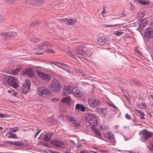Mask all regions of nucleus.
<instances>
[{
  "label": "nucleus",
  "mask_w": 153,
  "mask_h": 153,
  "mask_svg": "<svg viewBox=\"0 0 153 153\" xmlns=\"http://www.w3.org/2000/svg\"><path fill=\"white\" fill-rule=\"evenodd\" d=\"M85 118L91 127H94L97 125L98 121L95 115L93 114L87 113L85 116Z\"/></svg>",
  "instance_id": "f257e3e1"
},
{
  "label": "nucleus",
  "mask_w": 153,
  "mask_h": 153,
  "mask_svg": "<svg viewBox=\"0 0 153 153\" xmlns=\"http://www.w3.org/2000/svg\"><path fill=\"white\" fill-rule=\"evenodd\" d=\"M38 94L40 96L47 97L51 95V92L47 88L39 86L38 88Z\"/></svg>",
  "instance_id": "f03ea898"
},
{
  "label": "nucleus",
  "mask_w": 153,
  "mask_h": 153,
  "mask_svg": "<svg viewBox=\"0 0 153 153\" xmlns=\"http://www.w3.org/2000/svg\"><path fill=\"white\" fill-rule=\"evenodd\" d=\"M49 88L54 92H58L61 89L60 85L59 82L56 79H53L49 85Z\"/></svg>",
  "instance_id": "7ed1b4c3"
},
{
  "label": "nucleus",
  "mask_w": 153,
  "mask_h": 153,
  "mask_svg": "<svg viewBox=\"0 0 153 153\" xmlns=\"http://www.w3.org/2000/svg\"><path fill=\"white\" fill-rule=\"evenodd\" d=\"M144 37L146 39H149L153 37V27H149L146 28L144 33Z\"/></svg>",
  "instance_id": "20e7f679"
},
{
  "label": "nucleus",
  "mask_w": 153,
  "mask_h": 153,
  "mask_svg": "<svg viewBox=\"0 0 153 153\" xmlns=\"http://www.w3.org/2000/svg\"><path fill=\"white\" fill-rule=\"evenodd\" d=\"M88 102L89 106L91 108H94L100 103V101L91 97L88 98Z\"/></svg>",
  "instance_id": "39448f33"
},
{
  "label": "nucleus",
  "mask_w": 153,
  "mask_h": 153,
  "mask_svg": "<svg viewBox=\"0 0 153 153\" xmlns=\"http://www.w3.org/2000/svg\"><path fill=\"white\" fill-rule=\"evenodd\" d=\"M83 45L82 44L78 45L76 49V53L79 57H82L85 53L84 51Z\"/></svg>",
  "instance_id": "423d86ee"
},
{
  "label": "nucleus",
  "mask_w": 153,
  "mask_h": 153,
  "mask_svg": "<svg viewBox=\"0 0 153 153\" xmlns=\"http://www.w3.org/2000/svg\"><path fill=\"white\" fill-rule=\"evenodd\" d=\"M22 74L23 75L28 76L30 77H32L34 76L33 70L30 68L22 70Z\"/></svg>",
  "instance_id": "0eeeda50"
},
{
  "label": "nucleus",
  "mask_w": 153,
  "mask_h": 153,
  "mask_svg": "<svg viewBox=\"0 0 153 153\" xmlns=\"http://www.w3.org/2000/svg\"><path fill=\"white\" fill-rule=\"evenodd\" d=\"M30 83L29 81L26 80L22 87V91L24 94H26L30 89Z\"/></svg>",
  "instance_id": "6e6552de"
},
{
  "label": "nucleus",
  "mask_w": 153,
  "mask_h": 153,
  "mask_svg": "<svg viewBox=\"0 0 153 153\" xmlns=\"http://www.w3.org/2000/svg\"><path fill=\"white\" fill-rule=\"evenodd\" d=\"M140 134L141 138L145 140H148L152 136L151 134L145 130L141 131Z\"/></svg>",
  "instance_id": "1a4fd4ad"
},
{
  "label": "nucleus",
  "mask_w": 153,
  "mask_h": 153,
  "mask_svg": "<svg viewBox=\"0 0 153 153\" xmlns=\"http://www.w3.org/2000/svg\"><path fill=\"white\" fill-rule=\"evenodd\" d=\"M10 85L14 88H16L19 86L18 79L16 77L10 76Z\"/></svg>",
  "instance_id": "9d476101"
},
{
  "label": "nucleus",
  "mask_w": 153,
  "mask_h": 153,
  "mask_svg": "<svg viewBox=\"0 0 153 153\" xmlns=\"http://www.w3.org/2000/svg\"><path fill=\"white\" fill-rule=\"evenodd\" d=\"M51 143L53 145L58 148H63L65 146V144L61 141L53 140L51 141Z\"/></svg>",
  "instance_id": "9b49d317"
},
{
  "label": "nucleus",
  "mask_w": 153,
  "mask_h": 153,
  "mask_svg": "<svg viewBox=\"0 0 153 153\" xmlns=\"http://www.w3.org/2000/svg\"><path fill=\"white\" fill-rule=\"evenodd\" d=\"M98 43L100 45H104L108 43V38L105 36H101L98 39Z\"/></svg>",
  "instance_id": "f8f14e48"
},
{
  "label": "nucleus",
  "mask_w": 153,
  "mask_h": 153,
  "mask_svg": "<svg viewBox=\"0 0 153 153\" xmlns=\"http://www.w3.org/2000/svg\"><path fill=\"white\" fill-rule=\"evenodd\" d=\"M72 92L76 97H79L82 95V93L80 90L76 87H74L72 89Z\"/></svg>",
  "instance_id": "ddd939ff"
},
{
  "label": "nucleus",
  "mask_w": 153,
  "mask_h": 153,
  "mask_svg": "<svg viewBox=\"0 0 153 153\" xmlns=\"http://www.w3.org/2000/svg\"><path fill=\"white\" fill-rule=\"evenodd\" d=\"M39 77L40 78L45 81H48L50 79V76L46 74L41 72L39 73Z\"/></svg>",
  "instance_id": "4468645a"
},
{
  "label": "nucleus",
  "mask_w": 153,
  "mask_h": 153,
  "mask_svg": "<svg viewBox=\"0 0 153 153\" xmlns=\"http://www.w3.org/2000/svg\"><path fill=\"white\" fill-rule=\"evenodd\" d=\"M62 91L63 94L65 96L70 94L72 92V90H71L70 87L67 85L64 86Z\"/></svg>",
  "instance_id": "2eb2a0df"
},
{
  "label": "nucleus",
  "mask_w": 153,
  "mask_h": 153,
  "mask_svg": "<svg viewBox=\"0 0 153 153\" xmlns=\"http://www.w3.org/2000/svg\"><path fill=\"white\" fill-rule=\"evenodd\" d=\"M148 21L146 19H144L140 21L139 22V28H143L146 26L148 24Z\"/></svg>",
  "instance_id": "dca6fc26"
},
{
  "label": "nucleus",
  "mask_w": 153,
  "mask_h": 153,
  "mask_svg": "<svg viewBox=\"0 0 153 153\" xmlns=\"http://www.w3.org/2000/svg\"><path fill=\"white\" fill-rule=\"evenodd\" d=\"M33 5L38 6L41 5L44 3V0H29Z\"/></svg>",
  "instance_id": "f3484780"
},
{
  "label": "nucleus",
  "mask_w": 153,
  "mask_h": 153,
  "mask_svg": "<svg viewBox=\"0 0 153 153\" xmlns=\"http://www.w3.org/2000/svg\"><path fill=\"white\" fill-rule=\"evenodd\" d=\"M52 46V45L51 44H50L49 42L47 41H46L44 42H42L41 43V45H38L36 46L35 48V49H39L41 48V46L43 47H51Z\"/></svg>",
  "instance_id": "a211bd4d"
},
{
  "label": "nucleus",
  "mask_w": 153,
  "mask_h": 153,
  "mask_svg": "<svg viewBox=\"0 0 153 153\" xmlns=\"http://www.w3.org/2000/svg\"><path fill=\"white\" fill-rule=\"evenodd\" d=\"M3 82L4 83V85H8L10 86V76L6 75H4L3 77Z\"/></svg>",
  "instance_id": "6ab92c4d"
},
{
  "label": "nucleus",
  "mask_w": 153,
  "mask_h": 153,
  "mask_svg": "<svg viewBox=\"0 0 153 153\" xmlns=\"http://www.w3.org/2000/svg\"><path fill=\"white\" fill-rule=\"evenodd\" d=\"M104 137L107 138L108 140L113 141L114 140L113 135L110 132L106 131L104 134Z\"/></svg>",
  "instance_id": "aec40b11"
},
{
  "label": "nucleus",
  "mask_w": 153,
  "mask_h": 153,
  "mask_svg": "<svg viewBox=\"0 0 153 153\" xmlns=\"http://www.w3.org/2000/svg\"><path fill=\"white\" fill-rule=\"evenodd\" d=\"M75 108L76 110L82 111H84L85 110V107L83 105L80 104L79 103H77L76 105Z\"/></svg>",
  "instance_id": "412c9836"
},
{
  "label": "nucleus",
  "mask_w": 153,
  "mask_h": 153,
  "mask_svg": "<svg viewBox=\"0 0 153 153\" xmlns=\"http://www.w3.org/2000/svg\"><path fill=\"white\" fill-rule=\"evenodd\" d=\"M91 128L94 131L95 134V136L99 138H100L101 137V134L98 129L95 128L94 127H91Z\"/></svg>",
  "instance_id": "4be33fe9"
},
{
  "label": "nucleus",
  "mask_w": 153,
  "mask_h": 153,
  "mask_svg": "<svg viewBox=\"0 0 153 153\" xmlns=\"http://www.w3.org/2000/svg\"><path fill=\"white\" fill-rule=\"evenodd\" d=\"M53 134V132L48 133L45 135L44 140L45 141H48L51 139Z\"/></svg>",
  "instance_id": "5701e85b"
},
{
  "label": "nucleus",
  "mask_w": 153,
  "mask_h": 153,
  "mask_svg": "<svg viewBox=\"0 0 153 153\" xmlns=\"http://www.w3.org/2000/svg\"><path fill=\"white\" fill-rule=\"evenodd\" d=\"M71 100V97L69 96H68L63 98L61 100V101L62 102L68 103Z\"/></svg>",
  "instance_id": "b1692460"
},
{
  "label": "nucleus",
  "mask_w": 153,
  "mask_h": 153,
  "mask_svg": "<svg viewBox=\"0 0 153 153\" xmlns=\"http://www.w3.org/2000/svg\"><path fill=\"white\" fill-rule=\"evenodd\" d=\"M149 2L147 1L143 0H137V4H140L141 5H146L149 4Z\"/></svg>",
  "instance_id": "393cba45"
},
{
  "label": "nucleus",
  "mask_w": 153,
  "mask_h": 153,
  "mask_svg": "<svg viewBox=\"0 0 153 153\" xmlns=\"http://www.w3.org/2000/svg\"><path fill=\"white\" fill-rule=\"evenodd\" d=\"M10 144L16 146H22L23 145L22 142L20 141H17L15 142L10 141Z\"/></svg>",
  "instance_id": "a878e982"
},
{
  "label": "nucleus",
  "mask_w": 153,
  "mask_h": 153,
  "mask_svg": "<svg viewBox=\"0 0 153 153\" xmlns=\"http://www.w3.org/2000/svg\"><path fill=\"white\" fill-rule=\"evenodd\" d=\"M66 117L68 120L69 122H71L72 123L74 124L76 123V120L73 117L68 115L66 116Z\"/></svg>",
  "instance_id": "bb28decb"
},
{
  "label": "nucleus",
  "mask_w": 153,
  "mask_h": 153,
  "mask_svg": "<svg viewBox=\"0 0 153 153\" xmlns=\"http://www.w3.org/2000/svg\"><path fill=\"white\" fill-rule=\"evenodd\" d=\"M144 16V13L141 11H139L137 13V17L138 19L142 18Z\"/></svg>",
  "instance_id": "cd10ccee"
},
{
  "label": "nucleus",
  "mask_w": 153,
  "mask_h": 153,
  "mask_svg": "<svg viewBox=\"0 0 153 153\" xmlns=\"http://www.w3.org/2000/svg\"><path fill=\"white\" fill-rule=\"evenodd\" d=\"M59 21L61 22H65V24L68 25H70L71 24L69 23V21L67 18H63L59 19Z\"/></svg>",
  "instance_id": "c85d7f7f"
},
{
  "label": "nucleus",
  "mask_w": 153,
  "mask_h": 153,
  "mask_svg": "<svg viewBox=\"0 0 153 153\" xmlns=\"http://www.w3.org/2000/svg\"><path fill=\"white\" fill-rule=\"evenodd\" d=\"M8 35V34L6 33H3L1 35V39L2 40H5L7 38Z\"/></svg>",
  "instance_id": "c756f323"
},
{
  "label": "nucleus",
  "mask_w": 153,
  "mask_h": 153,
  "mask_svg": "<svg viewBox=\"0 0 153 153\" xmlns=\"http://www.w3.org/2000/svg\"><path fill=\"white\" fill-rule=\"evenodd\" d=\"M135 110L139 113L141 116H142L141 117V118L144 119L143 116L145 115V114L143 112L137 109H135Z\"/></svg>",
  "instance_id": "7c9ffc66"
},
{
  "label": "nucleus",
  "mask_w": 153,
  "mask_h": 153,
  "mask_svg": "<svg viewBox=\"0 0 153 153\" xmlns=\"http://www.w3.org/2000/svg\"><path fill=\"white\" fill-rule=\"evenodd\" d=\"M60 64L62 65L61 67L62 68V69H63L67 71L66 69L68 68H69V66L66 64H63L61 63Z\"/></svg>",
  "instance_id": "2f4dec72"
},
{
  "label": "nucleus",
  "mask_w": 153,
  "mask_h": 153,
  "mask_svg": "<svg viewBox=\"0 0 153 153\" xmlns=\"http://www.w3.org/2000/svg\"><path fill=\"white\" fill-rule=\"evenodd\" d=\"M20 70V69L16 68L15 69L12 70V73L13 74L16 75L18 73Z\"/></svg>",
  "instance_id": "473e14b6"
},
{
  "label": "nucleus",
  "mask_w": 153,
  "mask_h": 153,
  "mask_svg": "<svg viewBox=\"0 0 153 153\" xmlns=\"http://www.w3.org/2000/svg\"><path fill=\"white\" fill-rule=\"evenodd\" d=\"M131 84L134 85H139L140 84V82L137 80L134 79L132 80Z\"/></svg>",
  "instance_id": "72a5a7b5"
},
{
  "label": "nucleus",
  "mask_w": 153,
  "mask_h": 153,
  "mask_svg": "<svg viewBox=\"0 0 153 153\" xmlns=\"http://www.w3.org/2000/svg\"><path fill=\"white\" fill-rule=\"evenodd\" d=\"M17 35V33L14 32H11L10 33V38H13Z\"/></svg>",
  "instance_id": "f704fd0d"
},
{
  "label": "nucleus",
  "mask_w": 153,
  "mask_h": 153,
  "mask_svg": "<svg viewBox=\"0 0 153 153\" xmlns=\"http://www.w3.org/2000/svg\"><path fill=\"white\" fill-rule=\"evenodd\" d=\"M70 22L69 21V23L71 24L70 25H72L75 24L77 22V21L76 20L74 19H72L71 18L70 19Z\"/></svg>",
  "instance_id": "c9c22d12"
},
{
  "label": "nucleus",
  "mask_w": 153,
  "mask_h": 153,
  "mask_svg": "<svg viewBox=\"0 0 153 153\" xmlns=\"http://www.w3.org/2000/svg\"><path fill=\"white\" fill-rule=\"evenodd\" d=\"M85 53L87 56H90L92 54V52L89 50L86 51L85 52Z\"/></svg>",
  "instance_id": "e433bc0d"
},
{
  "label": "nucleus",
  "mask_w": 153,
  "mask_h": 153,
  "mask_svg": "<svg viewBox=\"0 0 153 153\" xmlns=\"http://www.w3.org/2000/svg\"><path fill=\"white\" fill-rule=\"evenodd\" d=\"M101 111L102 113L103 114L104 116L105 117L107 115V114L106 113V109L105 108H102L101 109Z\"/></svg>",
  "instance_id": "4c0bfd02"
},
{
  "label": "nucleus",
  "mask_w": 153,
  "mask_h": 153,
  "mask_svg": "<svg viewBox=\"0 0 153 153\" xmlns=\"http://www.w3.org/2000/svg\"><path fill=\"white\" fill-rule=\"evenodd\" d=\"M17 137V135L15 134H13L10 132V138H16Z\"/></svg>",
  "instance_id": "58836bf2"
},
{
  "label": "nucleus",
  "mask_w": 153,
  "mask_h": 153,
  "mask_svg": "<svg viewBox=\"0 0 153 153\" xmlns=\"http://www.w3.org/2000/svg\"><path fill=\"white\" fill-rule=\"evenodd\" d=\"M141 108L143 109L145 108L146 107V104L144 102L141 103Z\"/></svg>",
  "instance_id": "ea45409f"
},
{
  "label": "nucleus",
  "mask_w": 153,
  "mask_h": 153,
  "mask_svg": "<svg viewBox=\"0 0 153 153\" xmlns=\"http://www.w3.org/2000/svg\"><path fill=\"white\" fill-rule=\"evenodd\" d=\"M46 52L51 53H53L55 51L52 49H48L46 50Z\"/></svg>",
  "instance_id": "a19ab883"
},
{
  "label": "nucleus",
  "mask_w": 153,
  "mask_h": 153,
  "mask_svg": "<svg viewBox=\"0 0 153 153\" xmlns=\"http://www.w3.org/2000/svg\"><path fill=\"white\" fill-rule=\"evenodd\" d=\"M111 107L112 108V110L114 111H116L117 109V108L114 104L113 105H111Z\"/></svg>",
  "instance_id": "79ce46f5"
},
{
  "label": "nucleus",
  "mask_w": 153,
  "mask_h": 153,
  "mask_svg": "<svg viewBox=\"0 0 153 153\" xmlns=\"http://www.w3.org/2000/svg\"><path fill=\"white\" fill-rule=\"evenodd\" d=\"M123 32L120 31H116L115 32V34L118 36L121 35L123 33Z\"/></svg>",
  "instance_id": "37998d69"
},
{
  "label": "nucleus",
  "mask_w": 153,
  "mask_h": 153,
  "mask_svg": "<svg viewBox=\"0 0 153 153\" xmlns=\"http://www.w3.org/2000/svg\"><path fill=\"white\" fill-rule=\"evenodd\" d=\"M105 8L106 6H103L102 7V10L101 13L102 15V16H103V14L105 12Z\"/></svg>",
  "instance_id": "c03bdc74"
},
{
  "label": "nucleus",
  "mask_w": 153,
  "mask_h": 153,
  "mask_svg": "<svg viewBox=\"0 0 153 153\" xmlns=\"http://www.w3.org/2000/svg\"><path fill=\"white\" fill-rule=\"evenodd\" d=\"M68 54L72 58H74L75 57V55L74 54L72 53L71 52L69 51L68 53Z\"/></svg>",
  "instance_id": "a18cd8bd"
},
{
  "label": "nucleus",
  "mask_w": 153,
  "mask_h": 153,
  "mask_svg": "<svg viewBox=\"0 0 153 153\" xmlns=\"http://www.w3.org/2000/svg\"><path fill=\"white\" fill-rule=\"evenodd\" d=\"M18 128L17 127H15L14 128L10 127V130H12V131L13 132H16Z\"/></svg>",
  "instance_id": "49530a36"
},
{
  "label": "nucleus",
  "mask_w": 153,
  "mask_h": 153,
  "mask_svg": "<svg viewBox=\"0 0 153 153\" xmlns=\"http://www.w3.org/2000/svg\"><path fill=\"white\" fill-rule=\"evenodd\" d=\"M51 101L53 102H57L59 101V100L56 98H53L51 99Z\"/></svg>",
  "instance_id": "de8ad7c7"
},
{
  "label": "nucleus",
  "mask_w": 153,
  "mask_h": 153,
  "mask_svg": "<svg viewBox=\"0 0 153 153\" xmlns=\"http://www.w3.org/2000/svg\"><path fill=\"white\" fill-rule=\"evenodd\" d=\"M41 130L39 129L37 131V133L35 134L34 136V137L35 138H36V137L39 134V133H40V131H41Z\"/></svg>",
  "instance_id": "09e8293b"
},
{
  "label": "nucleus",
  "mask_w": 153,
  "mask_h": 153,
  "mask_svg": "<svg viewBox=\"0 0 153 153\" xmlns=\"http://www.w3.org/2000/svg\"><path fill=\"white\" fill-rule=\"evenodd\" d=\"M51 64H53L54 65L57 66V65H58L59 64H61V63L54 62H51Z\"/></svg>",
  "instance_id": "8fccbe9b"
},
{
  "label": "nucleus",
  "mask_w": 153,
  "mask_h": 153,
  "mask_svg": "<svg viewBox=\"0 0 153 153\" xmlns=\"http://www.w3.org/2000/svg\"><path fill=\"white\" fill-rule=\"evenodd\" d=\"M125 117L126 118H127L128 119H129V120L131 118V117H130V115L127 113H126V114Z\"/></svg>",
  "instance_id": "3c124183"
},
{
  "label": "nucleus",
  "mask_w": 153,
  "mask_h": 153,
  "mask_svg": "<svg viewBox=\"0 0 153 153\" xmlns=\"http://www.w3.org/2000/svg\"><path fill=\"white\" fill-rule=\"evenodd\" d=\"M4 19L3 16L0 15V22H1L3 21Z\"/></svg>",
  "instance_id": "603ef678"
},
{
  "label": "nucleus",
  "mask_w": 153,
  "mask_h": 153,
  "mask_svg": "<svg viewBox=\"0 0 153 153\" xmlns=\"http://www.w3.org/2000/svg\"><path fill=\"white\" fill-rule=\"evenodd\" d=\"M5 117V115L4 114H0V117L4 118Z\"/></svg>",
  "instance_id": "864d4df0"
},
{
  "label": "nucleus",
  "mask_w": 153,
  "mask_h": 153,
  "mask_svg": "<svg viewBox=\"0 0 153 153\" xmlns=\"http://www.w3.org/2000/svg\"><path fill=\"white\" fill-rule=\"evenodd\" d=\"M113 25H105V27H112L113 26Z\"/></svg>",
  "instance_id": "5fc2aeb1"
},
{
  "label": "nucleus",
  "mask_w": 153,
  "mask_h": 153,
  "mask_svg": "<svg viewBox=\"0 0 153 153\" xmlns=\"http://www.w3.org/2000/svg\"><path fill=\"white\" fill-rule=\"evenodd\" d=\"M76 124H75V126H76V127H79L80 125V124L79 123H75Z\"/></svg>",
  "instance_id": "6e6d98bb"
},
{
  "label": "nucleus",
  "mask_w": 153,
  "mask_h": 153,
  "mask_svg": "<svg viewBox=\"0 0 153 153\" xmlns=\"http://www.w3.org/2000/svg\"><path fill=\"white\" fill-rule=\"evenodd\" d=\"M17 92H15L13 94H12V95H13L14 96H16L17 94Z\"/></svg>",
  "instance_id": "4d7b16f0"
},
{
  "label": "nucleus",
  "mask_w": 153,
  "mask_h": 153,
  "mask_svg": "<svg viewBox=\"0 0 153 153\" xmlns=\"http://www.w3.org/2000/svg\"><path fill=\"white\" fill-rule=\"evenodd\" d=\"M32 40H33V42H36L37 41V40L36 39H35V38H34Z\"/></svg>",
  "instance_id": "13d9d810"
},
{
  "label": "nucleus",
  "mask_w": 153,
  "mask_h": 153,
  "mask_svg": "<svg viewBox=\"0 0 153 153\" xmlns=\"http://www.w3.org/2000/svg\"><path fill=\"white\" fill-rule=\"evenodd\" d=\"M37 53V54H38V55L42 54H43V53L42 52H41V53L38 52V53Z\"/></svg>",
  "instance_id": "bf43d9fd"
},
{
  "label": "nucleus",
  "mask_w": 153,
  "mask_h": 153,
  "mask_svg": "<svg viewBox=\"0 0 153 153\" xmlns=\"http://www.w3.org/2000/svg\"><path fill=\"white\" fill-rule=\"evenodd\" d=\"M51 24H48V25H47V27H50V26H51Z\"/></svg>",
  "instance_id": "052dcab7"
},
{
  "label": "nucleus",
  "mask_w": 153,
  "mask_h": 153,
  "mask_svg": "<svg viewBox=\"0 0 153 153\" xmlns=\"http://www.w3.org/2000/svg\"><path fill=\"white\" fill-rule=\"evenodd\" d=\"M30 26H33L34 25V23H33L30 24Z\"/></svg>",
  "instance_id": "680f3d73"
},
{
  "label": "nucleus",
  "mask_w": 153,
  "mask_h": 153,
  "mask_svg": "<svg viewBox=\"0 0 153 153\" xmlns=\"http://www.w3.org/2000/svg\"><path fill=\"white\" fill-rule=\"evenodd\" d=\"M113 104H112V103H110L109 104H108V105L109 106H111V105H113Z\"/></svg>",
  "instance_id": "e2e57ef3"
},
{
  "label": "nucleus",
  "mask_w": 153,
  "mask_h": 153,
  "mask_svg": "<svg viewBox=\"0 0 153 153\" xmlns=\"http://www.w3.org/2000/svg\"><path fill=\"white\" fill-rule=\"evenodd\" d=\"M150 96L151 97V98L153 99V95H151Z\"/></svg>",
  "instance_id": "0e129e2a"
},
{
  "label": "nucleus",
  "mask_w": 153,
  "mask_h": 153,
  "mask_svg": "<svg viewBox=\"0 0 153 153\" xmlns=\"http://www.w3.org/2000/svg\"><path fill=\"white\" fill-rule=\"evenodd\" d=\"M10 93H11L12 92V91L13 92V90H12V89H10Z\"/></svg>",
  "instance_id": "69168bd1"
},
{
  "label": "nucleus",
  "mask_w": 153,
  "mask_h": 153,
  "mask_svg": "<svg viewBox=\"0 0 153 153\" xmlns=\"http://www.w3.org/2000/svg\"><path fill=\"white\" fill-rule=\"evenodd\" d=\"M57 66L59 68H62L61 67V66H60L58 65H57Z\"/></svg>",
  "instance_id": "338daca9"
},
{
  "label": "nucleus",
  "mask_w": 153,
  "mask_h": 153,
  "mask_svg": "<svg viewBox=\"0 0 153 153\" xmlns=\"http://www.w3.org/2000/svg\"><path fill=\"white\" fill-rule=\"evenodd\" d=\"M128 152H129L131 153H134V152L133 151L131 152H130V151H128Z\"/></svg>",
  "instance_id": "774afa93"
}]
</instances>
